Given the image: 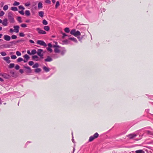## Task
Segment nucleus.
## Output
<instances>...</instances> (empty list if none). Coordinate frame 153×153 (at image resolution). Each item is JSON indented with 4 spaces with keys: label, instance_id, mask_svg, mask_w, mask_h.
Here are the masks:
<instances>
[{
    "label": "nucleus",
    "instance_id": "nucleus-1",
    "mask_svg": "<svg viewBox=\"0 0 153 153\" xmlns=\"http://www.w3.org/2000/svg\"><path fill=\"white\" fill-rule=\"evenodd\" d=\"M7 17L10 23H14L15 22L14 15L12 12H8L7 13Z\"/></svg>",
    "mask_w": 153,
    "mask_h": 153
},
{
    "label": "nucleus",
    "instance_id": "nucleus-2",
    "mask_svg": "<svg viewBox=\"0 0 153 153\" xmlns=\"http://www.w3.org/2000/svg\"><path fill=\"white\" fill-rule=\"evenodd\" d=\"M70 33L75 36H77L80 35V32L78 30L76 31L75 29L72 30L70 32Z\"/></svg>",
    "mask_w": 153,
    "mask_h": 153
},
{
    "label": "nucleus",
    "instance_id": "nucleus-3",
    "mask_svg": "<svg viewBox=\"0 0 153 153\" xmlns=\"http://www.w3.org/2000/svg\"><path fill=\"white\" fill-rule=\"evenodd\" d=\"M43 50L42 49H38L37 53V54L42 59L43 58Z\"/></svg>",
    "mask_w": 153,
    "mask_h": 153
},
{
    "label": "nucleus",
    "instance_id": "nucleus-4",
    "mask_svg": "<svg viewBox=\"0 0 153 153\" xmlns=\"http://www.w3.org/2000/svg\"><path fill=\"white\" fill-rule=\"evenodd\" d=\"M55 48L54 49V52L56 53H59L60 52V51L61 49L60 48L59 46L57 45H54L53 46Z\"/></svg>",
    "mask_w": 153,
    "mask_h": 153
},
{
    "label": "nucleus",
    "instance_id": "nucleus-5",
    "mask_svg": "<svg viewBox=\"0 0 153 153\" xmlns=\"http://www.w3.org/2000/svg\"><path fill=\"white\" fill-rule=\"evenodd\" d=\"M99 136L97 133H95L93 136H91L89 140V141L91 142L94 139L97 138Z\"/></svg>",
    "mask_w": 153,
    "mask_h": 153
},
{
    "label": "nucleus",
    "instance_id": "nucleus-6",
    "mask_svg": "<svg viewBox=\"0 0 153 153\" xmlns=\"http://www.w3.org/2000/svg\"><path fill=\"white\" fill-rule=\"evenodd\" d=\"M37 44H39L41 46H43L45 47L47 46V44L45 43V42L41 40H38L37 41Z\"/></svg>",
    "mask_w": 153,
    "mask_h": 153
},
{
    "label": "nucleus",
    "instance_id": "nucleus-7",
    "mask_svg": "<svg viewBox=\"0 0 153 153\" xmlns=\"http://www.w3.org/2000/svg\"><path fill=\"white\" fill-rule=\"evenodd\" d=\"M36 30L38 32V33L40 34H46V32L43 30H41L39 28H36Z\"/></svg>",
    "mask_w": 153,
    "mask_h": 153
},
{
    "label": "nucleus",
    "instance_id": "nucleus-8",
    "mask_svg": "<svg viewBox=\"0 0 153 153\" xmlns=\"http://www.w3.org/2000/svg\"><path fill=\"white\" fill-rule=\"evenodd\" d=\"M2 24L4 26H7L8 24V19L7 18L4 19L3 21H2Z\"/></svg>",
    "mask_w": 153,
    "mask_h": 153
},
{
    "label": "nucleus",
    "instance_id": "nucleus-9",
    "mask_svg": "<svg viewBox=\"0 0 153 153\" xmlns=\"http://www.w3.org/2000/svg\"><path fill=\"white\" fill-rule=\"evenodd\" d=\"M32 58L33 60L38 61H39L41 60V58H39L37 56L34 55L32 57Z\"/></svg>",
    "mask_w": 153,
    "mask_h": 153
},
{
    "label": "nucleus",
    "instance_id": "nucleus-10",
    "mask_svg": "<svg viewBox=\"0 0 153 153\" xmlns=\"http://www.w3.org/2000/svg\"><path fill=\"white\" fill-rule=\"evenodd\" d=\"M13 28H14V32L18 33L19 32V26L18 25L14 26Z\"/></svg>",
    "mask_w": 153,
    "mask_h": 153
},
{
    "label": "nucleus",
    "instance_id": "nucleus-11",
    "mask_svg": "<svg viewBox=\"0 0 153 153\" xmlns=\"http://www.w3.org/2000/svg\"><path fill=\"white\" fill-rule=\"evenodd\" d=\"M4 39L7 41H9L11 39L10 37L7 35H5L4 36Z\"/></svg>",
    "mask_w": 153,
    "mask_h": 153
},
{
    "label": "nucleus",
    "instance_id": "nucleus-12",
    "mask_svg": "<svg viewBox=\"0 0 153 153\" xmlns=\"http://www.w3.org/2000/svg\"><path fill=\"white\" fill-rule=\"evenodd\" d=\"M3 59L8 63H9L10 62V61L9 59L10 57L9 56L4 57Z\"/></svg>",
    "mask_w": 153,
    "mask_h": 153
},
{
    "label": "nucleus",
    "instance_id": "nucleus-13",
    "mask_svg": "<svg viewBox=\"0 0 153 153\" xmlns=\"http://www.w3.org/2000/svg\"><path fill=\"white\" fill-rule=\"evenodd\" d=\"M137 135L134 134H129L128 136L129 138L130 139H132L135 137Z\"/></svg>",
    "mask_w": 153,
    "mask_h": 153
},
{
    "label": "nucleus",
    "instance_id": "nucleus-14",
    "mask_svg": "<svg viewBox=\"0 0 153 153\" xmlns=\"http://www.w3.org/2000/svg\"><path fill=\"white\" fill-rule=\"evenodd\" d=\"M52 60V59L49 56H48L47 58L45 59V62H49Z\"/></svg>",
    "mask_w": 153,
    "mask_h": 153
},
{
    "label": "nucleus",
    "instance_id": "nucleus-15",
    "mask_svg": "<svg viewBox=\"0 0 153 153\" xmlns=\"http://www.w3.org/2000/svg\"><path fill=\"white\" fill-rule=\"evenodd\" d=\"M24 67L27 69V72L28 73H30L31 71V69L30 67L27 66H24Z\"/></svg>",
    "mask_w": 153,
    "mask_h": 153
},
{
    "label": "nucleus",
    "instance_id": "nucleus-16",
    "mask_svg": "<svg viewBox=\"0 0 153 153\" xmlns=\"http://www.w3.org/2000/svg\"><path fill=\"white\" fill-rule=\"evenodd\" d=\"M39 15L41 17H42L44 15V13L43 11H40L39 12Z\"/></svg>",
    "mask_w": 153,
    "mask_h": 153
},
{
    "label": "nucleus",
    "instance_id": "nucleus-17",
    "mask_svg": "<svg viewBox=\"0 0 153 153\" xmlns=\"http://www.w3.org/2000/svg\"><path fill=\"white\" fill-rule=\"evenodd\" d=\"M43 69L46 72H48L50 71V69L49 68L45 66H44L43 67Z\"/></svg>",
    "mask_w": 153,
    "mask_h": 153
},
{
    "label": "nucleus",
    "instance_id": "nucleus-18",
    "mask_svg": "<svg viewBox=\"0 0 153 153\" xmlns=\"http://www.w3.org/2000/svg\"><path fill=\"white\" fill-rule=\"evenodd\" d=\"M69 39L71 40L76 43L77 42V40L75 38L70 37V38H69Z\"/></svg>",
    "mask_w": 153,
    "mask_h": 153
},
{
    "label": "nucleus",
    "instance_id": "nucleus-19",
    "mask_svg": "<svg viewBox=\"0 0 153 153\" xmlns=\"http://www.w3.org/2000/svg\"><path fill=\"white\" fill-rule=\"evenodd\" d=\"M42 4L41 2H39L38 4V8L39 9H42L43 7Z\"/></svg>",
    "mask_w": 153,
    "mask_h": 153
},
{
    "label": "nucleus",
    "instance_id": "nucleus-20",
    "mask_svg": "<svg viewBox=\"0 0 153 153\" xmlns=\"http://www.w3.org/2000/svg\"><path fill=\"white\" fill-rule=\"evenodd\" d=\"M66 52V50L63 48H61L60 51V52L62 55H63Z\"/></svg>",
    "mask_w": 153,
    "mask_h": 153
},
{
    "label": "nucleus",
    "instance_id": "nucleus-21",
    "mask_svg": "<svg viewBox=\"0 0 153 153\" xmlns=\"http://www.w3.org/2000/svg\"><path fill=\"white\" fill-rule=\"evenodd\" d=\"M135 152L136 153H145V152L142 150H137L135 151Z\"/></svg>",
    "mask_w": 153,
    "mask_h": 153
},
{
    "label": "nucleus",
    "instance_id": "nucleus-22",
    "mask_svg": "<svg viewBox=\"0 0 153 153\" xmlns=\"http://www.w3.org/2000/svg\"><path fill=\"white\" fill-rule=\"evenodd\" d=\"M11 9L13 11H16L18 10V9L16 7H12L11 8Z\"/></svg>",
    "mask_w": 153,
    "mask_h": 153
},
{
    "label": "nucleus",
    "instance_id": "nucleus-23",
    "mask_svg": "<svg viewBox=\"0 0 153 153\" xmlns=\"http://www.w3.org/2000/svg\"><path fill=\"white\" fill-rule=\"evenodd\" d=\"M44 29L45 30L48 31L50 29V27L48 26H45L44 27Z\"/></svg>",
    "mask_w": 153,
    "mask_h": 153
},
{
    "label": "nucleus",
    "instance_id": "nucleus-24",
    "mask_svg": "<svg viewBox=\"0 0 153 153\" xmlns=\"http://www.w3.org/2000/svg\"><path fill=\"white\" fill-rule=\"evenodd\" d=\"M25 14L27 16H29L30 15V11L28 10H26L25 11Z\"/></svg>",
    "mask_w": 153,
    "mask_h": 153
},
{
    "label": "nucleus",
    "instance_id": "nucleus-25",
    "mask_svg": "<svg viewBox=\"0 0 153 153\" xmlns=\"http://www.w3.org/2000/svg\"><path fill=\"white\" fill-rule=\"evenodd\" d=\"M0 75L1 76H2L3 77H4L5 78H7V75L6 74L1 73Z\"/></svg>",
    "mask_w": 153,
    "mask_h": 153
},
{
    "label": "nucleus",
    "instance_id": "nucleus-26",
    "mask_svg": "<svg viewBox=\"0 0 153 153\" xmlns=\"http://www.w3.org/2000/svg\"><path fill=\"white\" fill-rule=\"evenodd\" d=\"M37 53L36 50L35 49L32 50L31 51V55H34L35 54Z\"/></svg>",
    "mask_w": 153,
    "mask_h": 153
},
{
    "label": "nucleus",
    "instance_id": "nucleus-27",
    "mask_svg": "<svg viewBox=\"0 0 153 153\" xmlns=\"http://www.w3.org/2000/svg\"><path fill=\"white\" fill-rule=\"evenodd\" d=\"M60 4L59 2V1H57L55 5V8H57L59 6Z\"/></svg>",
    "mask_w": 153,
    "mask_h": 153
},
{
    "label": "nucleus",
    "instance_id": "nucleus-28",
    "mask_svg": "<svg viewBox=\"0 0 153 153\" xmlns=\"http://www.w3.org/2000/svg\"><path fill=\"white\" fill-rule=\"evenodd\" d=\"M8 5H5L4 6V7L3 8V9L4 10H6L8 9Z\"/></svg>",
    "mask_w": 153,
    "mask_h": 153
},
{
    "label": "nucleus",
    "instance_id": "nucleus-29",
    "mask_svg": "<svg viewBox=\"0 0 153 153\" xmlns=\"http://www.w3.org/2000/svg\"><path fill=\"white\" fill-rule=\"evenodd\" d=\"M24 57L25 59H27V60H28V59H29V56L27 54H25L24 56Z\"/></svg>",
    "mask_w": 153,
    "mask_h": 153
},
{
    "label": "nucleus",
    "instance_id": "nucleus-30",
    "mask_svg": "<svg viewBox=\"0 0 153 153\" xmlns=\"http://www.w3.org/2000/svg\"><path fill=\"white\" fill-rule=\"evenodd\" d=\"M17 21L20 23L22 22V21L21 20V18L20 17H18L17 19Z\"/></svg>",
    "mask_w": 153,
    "mask_h": 153
},
{
    "label": "nucleus",
    "instance_id": "nucleus-31",
    "mask_svg": "<svg viewBox=\"0 0 153 153\" xmlns=\"http://www.w3.org/2000/svg\"><path fill=\"white\" fill-rule=\"evenodd\" d=\"M41 70L40 68H37L35 70V71L36 73H39L40 72Z\"/></svg>",
    "mask_w": 153,
    "mask_h": 153
},
{
    "label": "nucleus",
    "instance_id": "nucleus-32",
    "mask_svg": "<svg viewBox=\"0 0 153 153\" xmlns=\"http://www.w3.org/2000/svg\"><path fill=\"white\" fill-rule=\"evenodd\" d=\"M20 4L19 2H17L16 1H15L14 3L13 4V5L14 6H18Z\"/></svg>",
    "mask_w": 153,
    "mask_h": 153
},
{
    "label": "nucleus",
    "instance_id": "nucleus-33",
    "mask_svg": "<svg viewBox=\"0 0 153 153\" xmlns=\"http://www.w3.org/2000/svg\"><path fill=\"white\" fill-rule=\"evenodd\" d=\"M39 64L38 63H35L33 65V68H37L39 66Z\"/></svg>",
    "mask_w": 153,
    "mask_h": 153
},
{
    "label": "nucleus",
    "instance_id": "nucleus-34",
    "mask_svg": "<svg viewBox=\"0 0 153 153\" xmlns=\"http://www.w3.org/2000/svg\"><path fill=\"white\" fill-rule=\"evenodd\" d=\"M14 63H10L9 66V68H13L14 66Z\"/></svg>",
    "mask_w": 153,
    "mask_h": 153
},
{
    "label": "nucleus",
    "instance_id": "nucleus-35",
    "mask_svg": "<svg viewBox=\"0 0 153 153\" xmlns=\"http://www.w3.org/2000/svg\"><path fill=\"white\" fill-rule=\"evenodd\" d=\"M47 49V50L51 53L53 51V50L51 48L48 47Z\"/></svg>",
    "mask_w": 153,
    "mask_h": 153
},
{
    "label": "nucleus",
    "instance_id": "nucleus-36",
    "mask_svg": "<svg viewBox=\"0 0 153 153\" xmlns=\"http://www.w3.org/2000/svg\"><path fill=\"white\" fill-rule=\"evenodd\" d=\"M65 31L66 33H69L70 32V30L68 28L66 27L65 29Z\"/></svg>",
    "mask_w": 153,
    "mask_h": 153
},
{
    "label": "nucleus",
    "instance_id": "nucleus-37",
    "mask_svg": "<svg viewBox=\"0 0 153 153\" xmlns=\"http://www.w3.org/2000/svg\"><path fill=\"white\" fill-rule=\"evenodd\" d=\"M42 23L44 25H47L48 24V22L45 19L43 20Z\"/></svg>",
    "mask_w": 153,
    "mask_h": 153
},
{
    "label": "nucleus",
    "instance_id": "nucleus-38",
    "mask_svg": "<svg viewBox=\"0 0 153 153\" xmlns=\"http://www.w3.org/2000/svg\"><path fill=\"white\" fill-rule=\"evenodd\" d=\"M17 38V36L16 35H13L11 36V38L12 39H16Z\"/></svg>",
    "mask_w": 153,
    "mask_h": 153
},
{
    "label": "nucleus",
    "instance_id": "nucleus-39",
    "mask_svg": "<svg viewBox=\"0 0 153 153\" xmlns=\"http://www.w3.org/2000/svg\"><path fill=\"white\" fill-rule=\"evenodd\" d=\"M0 53L3 56H5L7 55L6 53L4 52H1Z\"/></svg>",
    "mask_w": 153,
    "mask_h": 153
},
{
    "label": "nucleus",
    "instance_id": "nucleus-40",
    "mask_svg": "<svg viewBox=\"0 0 153 153\" xmlns=\"http://www.w3.org/2000/svg\"><path fill=\"white\" fill-rule=\"evenodd\" d=\"M5 13L3 11H1L0 12V16H4Z\"/></svg>",
    "mask_w": 153,
    "mask_h": 153
},
{
    "label": "nucleus",
    "instance_id": "nucleus-41",
    "mask_svg": "<svg viewBox=\"0 0 153 153\" xmlns=\"http://www.w3.org/2000/svg\"><path fill=\"white\" fill-rule=\"evenodd\" d=\"M23 61V59L22 58L19 57L17 59V61L20 62L21 61Z\"/></svg>",
    "mask_w": 153,
    "mask_h": 153
},
{
    "label": "nucleus",
    "instance_id": "nucleus-42",
    "mask_svg": "<svg viewBox=\"0 0 153 153\" xmlns=\"http://www.w3.org/2000/svg\"><path fill=\"white\" fill-rule=\"evenodd\" d=\"M16 58V56L15 55H13L11 56V58L13 59H15Z\"/></svg>",
    "mask_w": 153,
    "mask_h": 153
},
{
    "label": "nucleus",
    "instance_id": "nucleus-43",
    "mask_svg": "<svg viewBox=\"0 0 153 153\" xmlns=\"http://www.w3.org/2000/svg\"><path fill=\"white\" fill-rule=\"evenodd\" d=\"M19 8L20 10H24L25 9V8L21 5L19 6Z\"/></svg>",
    "mask_w": 153,
    "mask_h": 153
},
{
    "label": "nucleus",
    "instance_id": "nucleus-44",
    "mask_svg": "<svg viewBox=\"0 0 153 153\" xmlns=\"http://www.w3.org/2000/svg\"><path fill=\"white\" fill-rule=\"evenodd\" d=\"M34 64V62L32 61H30L29 62L28 64L30 65L31 66L32 65Z\"/></svg>",
    "mask_w": 153,
    "mask_h": 153
},
{
    "label": "nucleus",
    "instance_id": "nucleus-45",
    "mask_svg": "<svg viewBox=\"0 0 153 153\" xmlns=\"http://www.w3.org/2000/svg\"><path fill=\"white\" fill-rule=\"evenodd\" d=\"M16 54L18 56H20L21 55V53L19 51L16 52Z\"/></svg>",
    "mask_w": 153,
    "mask_h": 153
},
{
    "label": "nucleus",
    "instance_id": "nucleus-46",
    "mask_svg": "<svg viewBox=\"0 0 153 153\" xmlns=\"http://www.w3.org/2000/svg\"><path fill=\"white\" fill-rule=\"evenodd\" d=\"M19 12L22 15H23L24 14V12L23 10H19Z\"/></svg>",
    "mask_w": 153,
    "mask_h": 153
},
{
    "label": "nucleus",
    "instance_id": "nucleus-47",
    "mask_svg": "<svg viewBox=\"0 0 153 153\" xmlns=\"http://www.w3.org/2000/svg\"><path fill=\"white\" fill-rule=\"evenodd\" d=\"M19 35L21 37H24L25 36L23 33H20L19 34Z\"/></svg>",
    "mask_w": 153,
    "mask_h": 153
},
{
    "label": "nucleus",
    "instance_id": "nucleus-48",
    "mask_svg": "<svg viewBox=\"0 0 153 153\" xmlns=\"http://www.w3.org/2000/svg\"><path fill=\"white\" fill-rule=\"evenodd\" d=\"M45 2L46 3H48L50 4L51 3V1L50 0H46L45 1Z\"/></svg>",
    "mask_w": 153,
    "mask_h": 153
},
{
    "label": "nucleus",
    "instance_id": "nucleus-49",
    "mask_svg": "<svg viewBox=\"0 0 153 153\" xmlns=\"http://www.w3.org/2000/svg\"><path fill=\"white\" fill-rule=\"evenodd\" d=\"M30 5V2H28V3H26L25 4V5L27 7L29 6Z\"/></svg>",
    "mask_w": 153,
    "mask_h": 153
},
{
    "label": "nucleus",
    "instance_id": "nucleus-50",
    "mask_svg": "<svg viewBox=\"0 0 153 153\" xmlns=\"http://www.w3.org/2000/svg\"><path fill=\"white\" fill-rule=\"evenodd\" d=\"M21 26L22 27H26L27 26L26 24H22L21 25Z\"/></svg>",
    "mask_w": 153,
    "mask_h": 153
},
{
    "label": "nucleus",
    "instance_id": "nucleus-51",
    "mask_svg": "<svg viewBox=\"0 0 153 153\" xmlns=\"http://www.w3.org/2000/svg\"><path fill=\"white\" fill-rule=\"evenodd\" d=\"M19 68H20V67L18 65H17L15 67V69H16V70H18L19 69Z\"/></svg>",
    "mask_w": 153,
    "mask_h": 153
},
{
    "label": "nucleus",
    "instance_id": "nucleus-52",
    "mask_svg": "<svg viewBox=\"0 0 153 153\" xmlns=\"http://www.w3.org/2000/svg\"><path fill=\"white\" fill-rule=\"evenodd\" d=\"M147 133L149 134L153 135V133L151 131H147Z\"/></svg>",
    "mask_w": 153,
    "mask_h": 153
},
{
    "label": "nucleus",
    "instance_id": "nucleus-53",
    "mask_svg": "<svg viewBox=\"0 0 153 153\" xmlns=\"http://www.w3.org/2000/svg\"><path fill=\"white\" fill-rule=\"evenodd\" d=\"M48 47L52 48V45L50 43L48 44Z\"/></svg>",
    "mask_w": 153,
    "mask_h": 153
},
{
    "label": "nucleus",
    "instance_id": "nucleus-54",
    "mask_svg": "<svg viewBox=\"0 0 153 153\" xmlns=\"http://www.w3.org/2000/svg\"><path fill=\"white\" fill-rule=\"evenodd\" d=\"M9 32L10 33H12L13 32H14V30H13L12 28H10V29Z\"/></svg>",
    "mask_w": 153,
    "mask_h": 153
},
{
    "label": "nucleus",
    "instance_id": "nucleus-55",
    "mask_svg": "<svg viewBox=\"0 0 153 153\" xmlns=\"http://www.w3.org/2000/svg\"><path fill=\"white\" fill-rule=\"evenodd\" d=\"M62 35H63L62 38H64L65 36H67V35L65 33H63Z\"/></svg>",
    "mask_w": 153,
    "mask_h": 153
},
{
    "label": "nucleus",
    "instance_id": "nucleus-56",
    "mask_svg": "<svg viewBox=\"0 0 153 153\" xmlns=\"http://www.w3.org/2000/svg\"><path fill=\"white\" fill-rule=\"evenodd\" d=\"M27 53L29 55H31V52H30V51L29 50L27 51Z\"/></svg>",
    "mask_w": 153,
    "mask_h": 153
},
{
    "label": "nucleus",
    "instance_id": "nucleus-57",
    "mask_svg": "<svg viewBox=\"0 0 153 153\" xmlns=\"http://www.w3.org/2000/svg\"><path fill=\"white\" fill-rule=\"evenodd\" d=\"M29 42L30 43H34V41L32 40H30Z\"/></svg>",
    "mask_w": 153,
    "mask_h": 153
},
{
    "label": "nucleus",
    "instance_id": "nucleus-58",
    "mask_svg": "<svg viewBox=\"0 0 153 153\" xmlns=\"http://www.w3.org/2000/svg\"><path fill=\"white\" fill-rule=\"evenodd\" d=\"M19 72L21 73L22 74L23 73V70L22 69H20L19 70Z\"/></svg>",
    "mask_w": 153,
    "mask_h": 153
},
{
    "label": "nucleus",
    "instance_id": "nucleus-59",
    "mask_svg": "<svg viewBox=\"0 0 153 153\" xmlns=\"http://www.w3.org/2000/svg\"><path fill=\"white\" fill-rule=\"evenodd\" d=\"M30 22V20L29 19H27L26 21V22L27 23H28V22Z\"/></svg>",
    "mask_w": 153,
    "mask_h": 153
},
{
    "label": "nucleus",
    "instance_id": "nucleus-60",
    "mask_svg": "<svg viewBox=\"0 0 153 153\" xmlns=\"http://www.w3.org/2000/svg\"><path fill=\"white\" fill-rule=\"evenodd\" d=\"M3 81H4L3 79L2 78H0V81L3 82Z\"/></svg>",
    "mask_w": 153,
    "mask_h": 153
},
{
    "label": "nucleus",
    "instance_id": "nucleus-61",
    "mask_svg": "<svg viewBox=\"0 0 153 153\" xmlns=\"http://www.w3.org/2000/svg\"><path fill=\"white\" fill-rule=\"evenodd\" d=\"M52 1L53 3L54 4L55 3L56 1L55 0H52Z\"/></svg>",
    "mask_w": 153,
    "mask_h": 153
},
{
    "label": "nucleus",
    "instance_id": "nucleus-62",
    "mask_svg": "<svg viewBox=\"0 0 153 153\" xmlns=\"http://www.w3.org/2000/svg\"><path fill=\"white\" fill-rule=\"evenodd\" d=\"M23 61H24V62H27V61L28 60H27V59H26V60H24Z\"/></svg>",
    "mask_w": 153,
    "mask_h": 153
},
{
    "label": "nucleus",
    "instance_id": "nucleus-63",
    "mask_svg": "<svg viewBox=\"0 0 153 153\" xmlns=\"http://www.w3.org/2000/svg\"><path fill=\"white\" fill-rule=\"evenodd\" d=\"M73 138V137L72 136V142L73 143H74V139Z\"/></svg>",
    "mask_w": 153,
    "mask_h": 153
},
{
    "label": "nucleus",
    "instance_id": "nucleus-64",
    "mask_svg": "<svg viewBox=\"0 0 153 153\" xmlns=\"http://www.w3.org/2000/svg\"><path fill=\"white\" fill-rule=\"evenodd\" d=\"M2 20H1V19H0V23H2Z\"/></svg>",
    "mask_w": 153,
    "mask_h": 153
}]
</instances>
